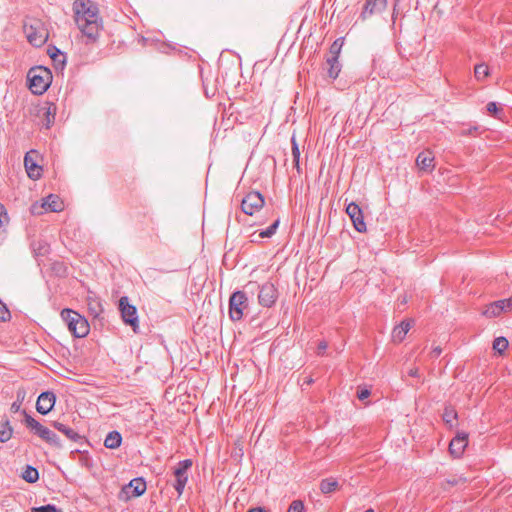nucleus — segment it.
Here are the masks:
<instances>
[{
  "label": "nucleus",
  "instance_id": "8",
  "mask_svg": "<svg viewBox=\"0 0 512 512\" xmlns=\"http://www.w3.org/2000/svg\"><path fill=\"white\" fill-rule=\"evenodd\" d=\"M193 465L192 459H184L177 463V466L173 470V475L175 477V482L173 483V487L178 493V495H182L185 486L188 482V471Z\"/></svg>",
  "mask_w": 512,
  "mask_h": 512
},
{
  "label": "nucleus",
  "instance_id": "22",
  "mask_svg": "<svg viewBox=\"0 0 512 512\" xmlns=\"http://www.w3.org/2000/svg\"><path fill=\"white\" fill-rule=\"evenodd\" d=\"M504 302L503 300H497L492 303H490L486 309L484 310L483 314L486 317L492 318L499 316L502 312H504Z\"/></svg>",
  "mask_w": 512,
  "mask_h": 512
},
{
  "label": "nucleus",
  "instance_id": "6",
  "mask_svg": "<svg viewBox=\"0 0 512 512\" xmlns=\"http://www.w3.org/2000/svg\"><path fill=\"white\" fill-rule=\"evenodd\" d=\"M248 307V298L245 292L235 291L229 298V317L232 321L243 318L244 310Z\"/></svg>",
  "mask_w": 512,
  "mask_h": 512
},
{
  "label": "nucleus",
  "instance_id": "43",
  "mask_svg": "<svg viewBox=\"0 0 512 512\" xmlns=\"http://www.w3.org/2000/svg\"><path fill=\"white\" fill-rule=\"evenodd\" d=\"M504 304V312L512 310V298L502 299Z\"/></svg>",
  "mask_w": 512,
  "mask_h": 512
},
{
  "label": "nucleus",
  "instance_id": "21",
  "mask_svg": "<svg viewBox=\"0 0 512 512\" xmlns=\"http://www.w3.org/2000/svg\"><path fill=\"white\" fill-rule=\"evenodd\" d=\"M121 443L122 435L116 430L110 431L104 440V446L108 449H117L120 447Z\"/></svg>",
  "mask_w": 512,
  "mask_h": 512
},
{
  "label": "nucleus",
  "instance_id": "4",
  "mask_svg": "<svg viewBox=\"0 0 512 512\" xmlns=\"http://www.w3.org/2000/svg\"><path fill=\"white\" fill-rule=\"evenodd\" d=\"M23 29L27 40L31 45L41 47L46 43L49 34L41 20L28 18L24 22Z\"/></svg>",
  "mask_w": 512,
  "mask_h": 512
},
{
  "label": "nucleus",
  "instance_id": "50",
  "mask_svg": "<svg viewBox=\"0 0 512 512\" xmlns=\"http://www.w3.org/2000/svg\"><path fill=\"white\" fill-rule=\"evenodd\" d=\"M364 512H374V510L372 508H369V509L365 510Z\"/></svg>",
  "mask_w": 512,
  "mask_h": 512
},
{
  "label": "nucleus",
  "instance_id": "28",
  "mask_svg": "<svg viewBox=\"0 0 512 512\" xmlns=\"http://www.w3.org/2000/svg\"><path fill=\"white\" fill-rule=\"evenodd\" d=\"M48 54L51 57V59L55 62H60L62 64L66 62L65 54L56 46H49Z\"/></svg>",
  "mask_w": 512,
  "mask_h": 512
},
{
  "label": "nucleus",
  "instance_id": "15",
  "mask_svg": "<svg viewBox=\"0 0 512 512\" xmlns=\"http://www.w3.org/2000/svg\"><path fill=\"white\" fill-rule=\"evenodd\" d=\"M468 445V434L466 432H458L450 441L449 452L454 458H460Z\"/></svg>",
  "mask_w": 512,
  "mask_h": 512
},
{
  "label": "nucleus",
  "instance_id": "44",
  "mask_svg": "<svg viewBox=\"0 0 512 512\" xmlns=\"http://www.w3.org/2000/svg\"><path fill=\"white\" fill-rule=\"evenodd\" d=\"M442 353V349L439 346H436L431 351V357L432 358H438Z\"/></svg>",
  "mask_w": 512,
  "mask_h": 512
},
{
  "label": "nucleus",
  "instance_id": "3",
  "mask_svg": "<svg viewBox=\"0 0 512 512\" xmlns=\"http://www.w3.org/2000/svg\"><path fill=\"white\" fill-rule=\"evenodd\" d=\"M61 317L74 337L84 338L88 335L90 325L87 319L78 312L66 308L61 311Z\"/></svg>",
  "mask_w": 512,
  "mask_h": 512
},
{
  "label": "nucleus",
  "instance_id": "18",
  "mask_svg": "<svg viewBox=\"0 0 512 512\" xmlns=\"http://www.w3.org/2000/svg\"><path fill=\"white\" fill-rule=\"evenodd\" d=\"M52 426L59 432L63 433L69 440L75 443H80L83 439V436H81L77 431L61 422L54 421Z\"/></svg>",
  "mask_w": 512,
  "mask_h": 512
},
{
  "label": "nucleus",
  "instance_id": "19",
  "mask_svg": "<svg viewBox=\"0 0 512 512\" xmlns=\"http://www.w3.org/2000/svg\"><path fill=\"white\" fill-rule=\"evenodd\" d=\"M413 324L412 320H403L399 325L394 327L392 331V338L395 342H402L411 329Z\"/></svg>",
  "mask_w": 512,
  "mask_h": 512
},
{
  "label": "nucleus",
  "instance_id": "16",
  "mask_svg": "<svg viewBox=\"0 0 512 512\" xmlns=\"http://www.w3.org/2000/svg\"><path fill=\"white\" fill-rule=\"evenodd\" d=\"M35 151L27 152L24 157V166L29 178L36 180L40 178L42 167L36 163V161L32 158L31 154Z\"/></svg>",
  "mask_w": 512,
  "mask_h": 512
},
{
  "label": "nucleus",
  "instance_id": "41",
  "mask_svg": "<svg viewBox=\"0 0 512 512\" xmlns=\"http://www.w3.org/2000/svg\"><path fill=\"white\" fill-rule=\"evenodd\" d=\"M46 117H47V127L50 126V123H52L55 119V107L53 108V112L51 110V107H48L46 111Z\"/></svg>",
  "mask_w": 512,
  "mask_h": 512
},
{
  "label": "nucleus",
  "instance_id": "7",
  "mask_svg": "<svg viewBox=\"0 0 512 512\" xmlns=\"http://www.w3.org/2000/svg\"><path fill=\"white\" fill-rule=\"evenodd\" d=\"M119 311L121 313V318L126 325L131 326L132 330L137 333L139 328V319L137 308L129 303V298L127 296H122L119 299Z\"/></svg>",
  "mask_w": 512,
  "mask_h": 512
},
{
  "label": "nucleus",
  "instance_id": "17",
  "mask_svg": "<svg viewBox=\"0 0 512 512\" xmlns=\"http://www.w3.org/2000/svg\"><path fill=\"white\" fill-rule=\"evenodd\" d=\"M41 207L44 208L46 211L60 212L63 210L64 204L60 200L59 196L55 194H50L43 199Z\"/></svg>",
  "mask_w": 512,
  "mask_h": 512
},
{
  "label": "nucleus",
  "instance_id": "5",
  "mask_svg": "<svg viewBox=\"0 0 512 512\" xmlns=\"http://www.w3.org/2000/svg\"><path fill=\"white\" fill-rule=\"evenodd\" d=\"M24 415V423L27 428L31 429L35 435L43 439L49 445L60 448L62 446L61 441L56 433L49 428L43 426L40 422L34 419L27 413L26 410L22 411Z\"/></svg>",
  "mask_w": 512,
  "mask_h": 512
},
{
  "label": "nucleus",
  "instance_id": "29",
  "mask_svg": "<svg viewBox=\"0 0 512 512\" xmlns=\"http://www.w3.org/2000/svg\"><path fill=\"white\" fill-rule=\"evenodd\" d=\"M280 224V219H276L268 228L263 229L259 232V238H270L272 237Z\"/></svg>",
  "mask_w": 512,
  "mask_h": 512
},
{
  "label": "nucleus",
  "instance_id": "14",
  "mask_svg": "<svg viewBox=\"0 0 512 512\" xmlns=\"http://www.w3.org/2000/svg\"><path fill=\"white\" fill-rule=\"evenodd\" d=\"M56 394L53 391L42 392L36 402V410L42 415H47L54 408Z\"/></svg>",
  "mask_w": 512,
  "mask_h": 512
},
{
  "label": "nucleus",
  "instance_id": "26",
  "mask_svg": "<svg viewBox=\"0 0 512 512\" xmlns=\"http://www.w3.org/2000/svg\"><path fill=\"white\" fill-rule=\"evenodd\" d=\"M13 434V428L10 421L7 419L0 423V442L5 443L9 441Z\"/></svg>",
  "mask_w": 512,
  "mask_h": 512
},
{
  "label": "nucleus",
  "instance_id": "23",
  "mask_svg": "<svg viewBox=\"0 0 512 512\" xmlns=\"http://www.w3.org/2000/svg\"><path fill=\"white\" fill-rule=\"evenodd\" d=\"M434 158L431 157L430 153L421 152L418 154L416 158V164L417 166L422 170H431L433 165Z\"/></svg>",
  "mask_w": 512,
  "mask_h": 512
},
{
  "label": "nucleus",
  "instance_id": "20",
  "mask_svg": "<svg viewBox=\"0 0 512 512\" xmlns=\"http://www.w3.org/2000/svg\"><path fill=\"white\" fill-rule=\"evenodd\" d=\"M341 64L339 62V59H336L335 56H329L326 59V70H327V76L335 80L340 71H341Z\"/></svg>",
  "mask_w": 512,
  "mask_h": 512
},
{
  "label": "nucleus",
  "instance_id": "47",
  "mask_svg": "<svg viewBox=\"0 0 512 512\" xmlns=\"http://www.w3.org/2000/svg\"><path fill=\"white\" fill-rule=\"evenodd\" d=\"M248 512H265V509L262 507H254L249 509Z\"/></svg>",
  "mask_w": 512,
  "mask_h": 512
},
{
  "label": "nucleus",
  "instance_id": "12",
  "mask_svg": "<svg viewBox=\"0 0 512 512\" xmlns=\"http://www.w3.org/2000/svg\"><path fill=\"white\" fill-rule=\"evenodd\" d=\"M387 7V0H365L359 19L365 21L373 15L382 13Z\"/></svg>",
  "mask_w": 512,
  "mask_h": 512
},
{
  "label": "nucleus",
  "instance_id": "24",
  "mask_svg": "<svg viewBox=\"0 0 512 512\" xmlns=\"http://www.w3.org/2000/svg\"><path fill=\"white\" fill-rule=\"evenodd\" d=\"M338 487H339L338 481L332 477L325 478V479L321 480L320 486H319V488L323 494L332 493V492L336 491V489Z\"/></svg>",
  "mask_w": 512,
  "mask_h": 512
},
{
  "label": "nucleus",
  "instance_id": "2",
  "mask_svg": "<svg viewBox=\"0 0 512 512\" xmlns=\"http://www.w3.org/2000/svg\"><path fill=\"white\" fill-rule=\"evenodd\" d=\"M52 72L44 66H35L27 73L28 87L35 95L44 94L52 83Z\"/></svg>",
  "mask_w": 512,
  "mask_h": 512
},
{
  "label": "nucleus",
  "instance_id": "49",
  "mask_svg": "<svg viewBox=\"0 0 512 512\" xmlns=\"http://www.w3.org/2000/svg\"><path fill=\"white\" fill-rule=\"evenodd\" d=\"M448 483L451 484V485H456L457 484V480H449Z\"/></svg>",
  "mask_w": 512,
  "mask_h": 512
},
{
  "label": "nucleus",
  "instance_id": "37",
  "mask_svg": "<svg viewBox=\"0 0 512 512\" xmlns=\"http://www.w3.org/2000/svg\"><path fill=\"white\" fill-rule=\"evenodd\" d=\"M10 317V312L0 301V321H6Z\"/></svg>",
  "mask_w": 512,
  "mask_h": 512
},
{
  "label": "nucleus",
  "instance_id": "51",
  "mask_svg": "<svg viewBox=\"0 0 512 512\" xmlns=\"http://www.w3.org/2000/svg\"><path fill=\"white\" fill-rule=\"evenodd\" d=\"M35 206L32 207V213H35Z\"/></svg>",
  "mask_w": 512,
  "mask_h": 512
},
{
  "label": "nucleus",
  "instance_id": "33",
  "mask_svg": "<svg viewBox=\"0 0 512 512\" xmlns=\"http://www.w3.org/2000/svg\"><path fill=\"white\" fill-rule=\"evenodd\" d=\"M474 74L477 79H484L489 74L488 66L485 64L476 65L474 68Z\"/></svg>",
  "mask_w": 512,
  "mask_h": 512
},
{
  "label": "nucleus",
  "instance_id": "9",
  "mask_svg": "<svg viewBox=\"0 0 512 512\" xmlns=\"http://www.w3.org/2000/svg\"><path fill=\"white\" fill-rule=\"evenodd\" d=\"M265 204L264 196L259 191L249 192L241 202L243 213L252 216L258 212Z\"/></svg>",
  "mask_w": 512,
  "mask_h": 512
},
{
  "label": "nucleus",
  "instance_id": "10",
  "mask_svg": "<svg viewBox=\"0 0 512 512\" xmlns=\"http://www.w3.org/2000/svg\"><path fill=\"white\" fill-rule=\"evenodd\" d=\"M278 298V291L272 282H265L259 287L258 301L263 307H272Z\"/></svg>",
  "mask_w": 512,
  "mask_h": 512
},
{
  "label": "nucleus",
  "instance_id": "38",
  "mask_svg": "<svg viewBox=\"0 0 512 512\" xmlns=\"http://www.w3.org/2000/svg\"><path fill=\"white\" fill-rule=\"evenodd\" d=\"M371 392L367 388H363L357 391V397L359 400H365L370 396Z\"/></svg>",
  "mask_w": 512,
  "mask_h": 512
},
{
  "label": "nucleus",
  "instance_id": "13",
  "mask_svg": "<svg viewBox=\"0 0 512 512\" xmlns=\"http://www.w3.org/2000/svg\"><path fill=\"white\" fill-rule=\"evenodd\" d=\"M147 489L146 481L141 478L132 479L127 485L123 486L121 495H125V498L139 497L145 493Z\"/></svg>",
  "mask_w": 512,
  "mask_h": 512
},
{
  "label": "nucleus",
  "instance_id": "48",
  "mask_svg": "<svg viewBox=\"0 0 512 512\" xmlns=\"http://www.w3.org/2000/svg\"><path fill=\"white\" fill-rule=\"evenodd\" d=\"M314 381L312 378H308L305 383H307L308 385L312 384Z\"/></svg>",
  "mask_w": 512,
  "mask_h": 512
},
{
  "label": "nucleus",
  "instance_id": "39",
  "mask_svg": "<svg viewBox=\"0 0 512 512\" xmlns=\"http://www.w3.org/2000/svg\"><path fill=\"white\" fill-rule=\"evenodd\" d=\"M486 109L487 111L490 113V114H493V115H496L498 112H499V108L497 106V103L496 102H489L486 106Z\"/></svg>",
  "mask_w": 512,
  "mask_h": 512
},
{
  "label": "nucleus",
  "instance_id": "45",
  "mask_svg": "<svg viewBox=\"0 0 512 512\" xmlns=\"http://www.w3.org/2000/svg\"><path fill=\"white\" fill-rule=\"evenodd\" d=\"M477 131H478V127L474 126V127L469 128L467 130V132H463V134L474 135V133H476Z\"/></svg>",
  "mask_w": 512,
  "mask_h": 512
},
{
  "label": "nucleus",
  "instance_id": "34",
  "mask_svg": "<svg viewBox=\"0 0 512 512\" xmlns=\"http://www.w3.org/2000/svg\"><path fill=\"white\" fill-rule=\"evenodd\" d=\"M31 512H62L54 504H46L38 507H32Z\"/></svg>",
  "mask_w": 512,
  "mask_h": 512
},
{
  "label": "nucleus",
  "instance_id": "46",
  "mask_svg": "<svg viewBox=\"0 0 512 512\" xmlns=\"http://www.w3.org/2000/svg\"><path fill=\"white\" fill-rule=\"evenodd\" d=\"M411 377H419V370L417 368H413L408 372Z\"/></svg>",
  "mask_w": 512,
  "mask_h": 512
},
{
  "label": "nucleus",
  "instance_id": "31",
  "mask_svg": "<svg viewBox=\"0 0 512 512\" xmlns=\"http://www.w3.org/2000/svg\"><path fill=\"white\" fill-rule=\"evenodd\" d=\"M508 340L505 337H497L493 341V349L502 354L508 348Z\"/></svg>",
  "mask_w": 512,
  "mask_h": 512
},
{
  "label": "nucleus",
  "instance_id": "27",
  "mask_svg": "<svg viewBox=\"0 0 512 512\" xmlns=\"http://www.w3.org/2000/svg\"><path fill=\"white\" fill-rule=\"evenodd\" d=\"M442 418H443V421L450 428H453L454 427V421H456L457 418H458V413H457V411L453 407L446 406L445 409H444Z\"/></svg>",
  "mask_w": 512,
  "mask_h": 512
},
{
  "label": "nucleus",
  "instance_id": "11",
  "mask_svg": "<svg viewBox=\"0 0 512 512\" xmlns=\"http://www.w3.org/2000/svg\"><path fill=\"white\" fill-rule=\"evenodd\" d=\"M347 215L350 217L356 231L363 233L366 231V223L364 221L363 211L360 206L355 202H350L345 209Z\"/></svg>",
  "mask_w": 512,
  "mask_h": 512
},
{
  "label": "nucleus",
  "instance_id": "25",
  "mask_svg": "<svg viewBox=\"0 0 512 512\" xmlns=\"http://www.w3.org/2000/svg\"><path fill=\"white\" fill-rule=\"evenodd\" d=\"M21 477L28 483H35L39 480V472L35 467L26 465Z\"/></svg>",
  "mask_w": 512,
  "mask_h": 512
},
{
  "label": "nucleus",
  "instance_id": "1",
  "mask_svg": "<svg viewBox=\"0 0 512 512\" xmlns=\"http://www.w3.org/2000/svg\"><path fill=\"white\" fill-rule=\"evenodd\" d=\"M73 12L75 23L88 39L87 43L96 42L103 27L98 5L92 0H75Z\"/></svg>",
  "mask_w": 512,
  "mask_h": 512
},
{
  "label": "nucleus",
  "instance_id": "40",
  "mask_svg": "<svg viewBox=\"0 0 512 512\" xmlns=\"http://www.w3.org/2000/svg\"><path fill=\"white\" fill-rule=\"evenodd\" d=\"M327 348H328V343L325 340L320 341L318 344V347H317V355H319V356L324 355Z\"/></svg>",
  "mask_w": 512,
  "mask_h": 512
},
{
  "label": "nucleus",
  "instance_id": "30",
  "mask_svg": "<svg viewBox=\"0 0 512 512\" xmlns=\"http://www.w3.org/2000/svg\"><path fill=\"white\" fill-rule=\"evenodd\" d=\"M343 44H344V38L343 37L337 38L330 46V49H329L330 55L329 56H335L336 59H339V55H340Z\"/></svg>",
  "mask_w": 512,
  "mask_h": 512
},
{
  "label": "nucleus",
  "instance_id": "35",
  "mask_svg": "<svg viewBox=\"0 0 512 512\" xmlns=\"http://www.w3.org/2000/svg\"><path fill=\"white\" fill-rule=\"evenodd\" d=\"M304 503L301 500H294L290 504L287 512H304Z\"/></svg>",
  "mask_w": 512,
  "mask_h": 512
},
{
  "label": "nucleus",
  "instance_id": "36",
  "mask_svg": "<svg viewBox=\"0 0 512 512\" xmlns=\"http://www.w3.org/2000/svg\"><path fill=\"white\" fill-rule=\"evenodd\" d=\"M24 400V394H20V392L17 393V400L14 401L12 404H11V407H10V410L12 413H17L20 411V408H21V404Z\"/></svg>",
  "mask_w": 512,
  "mask_h": 512
},
{
  "label": "nucleus",
  "instance_id": "42",
  "mask_svg": "<svg viewBox=\"0 0 512 512\" xmlns=\"http://www.w3.org/2000/svg\"><path fill=\"white\" fill-rule=\"evenodd\" d=\"M5 220H7V212L4 206L0 204V229L4 227Z\"/></svg>",
  "mask_w": 512,
  "mask_h": 512
},
{
  "label": "nucleus",
  "instance_id": "32",
  "mask_svg": "<svg viewBox=\"0 0 512 512\" xmlns=\"http://www.w3.org/2000/svg\"><path fill=\"white\" fill-rule=\"evenodd\" d=\"M291 143H292L293 163H294V166L296 167L297 171L300 172V164H299V161H300V150H299L298 144H297V142H296L294 137H292Z\"/></svg>",
  "mask_w": 512,
  "mask_h": 512
}]
</instances>
